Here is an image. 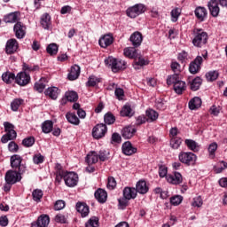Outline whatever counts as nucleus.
Here are the masks:
<instances>
[{"mask_svg": "<svg viewBox=\"0 0 227 227\" xmlns=\"http://www.w3.org/2000/svg\"><path fill=\"white\" fill-rule=\"evenodd\" d=\"M194 38L192 43L194 47H203L208 42V34L201 28H194Z\"/></svg>", "mask_w": 227, "mask_h": 227, "instance_id": "1", "label": "nucleus"}, {"mask_svg": "<svg viewBox=\"0 0 227 227\" xmlns=\"http://www.w3.org/2000/svg\"><path fill=\"white\" fill-rule=\"evenodd\" d=\"M106 67H111L113 72H119V70H125L127 62L121 59H116L113 57H108L105 59Z\"/></svg>", "mask_w": 227, "mask_h": 227, "instance_id": "2", "label": "nucleus"}, {"mask_svg": "<svg viewBox=\"0 0 227 227\" xmlns=\"http://www.w3.org/2000/svg\"><path fill=\"white\" fill-rule=\"evenodd\" d=\"M179 162L184 164L185 166H194L196 160H198V156L191 152H181L178 154Z\"/></svg>", "mask_w": 227, "mask_h": 227, "instance_id": "3", "label": "nucleus"}, {"mask_svg": "<svg viewBox=\"0 0 227 227\" xmlns=\"http://www.w3.org/2000/svg\"><path fill=\"white\" fill-rule=\"evenodd\" d=\"M11 168L14 171H18L20 175L26 173V165L22 164V157L19 154H14L11 157Z\"/></svg>", "mask_w": 227, "mask_h": 227, "instance_id": "4", "label": "nucleus"}, {"mask_svg": "<svg viewBox=\"0 0 227 227\" xmlns=\"http://www.w3.org/2000/svg\"><path fill=\"white\" fill-rule=\"evenodd\" d=\"M146 12V7L143 4H137L131 7H129L126 11L128 17L130 19H136V17H139L142 13Z\"/></svg>", "mask_w": 227, "mask_h": 227, "instance_id": "5", "label": "nucleus"}, {"mask_svg": "<svg viewBox=\"0 0 227 227\" xmlns=\"http://www.w3.org/2000/svg\"><path fill=\"white\" fill-rule=\"evenodd\" d=\"M22 180V174L17 170H8L5 174V183L15 184Z\"/></svg>", "mask_w": 227, "mask_h": 227, "instance_id": "6", "label": "nucleus"}, {"mask_svg": "<svg viewBox=\"0 0 227 227\" xmlns=\"http://www.w3.org/2000/svg\"><path fill=\"white\" fill-rule=\"evenodd\" d=\"M64 181L67 187H75V185H77V182H79V176L75 172H66Z\"/></svg>", "mask_w": 227, "mask_h": 227, "instance_id": "7", "label": "nucleus"}, {"mask_svg": "<svg viewBox=\"0 0 227 227\" xmlns=\"http://www.w3.org/2000/svg\"><path fill=\"white\" fill-rule=\"evenodd\" d=\"M107 132V126L106 124H97L92 129V136L95 139H101Z\"/></svg>", "mask_w": 227, "mask_h": 227, "instance_id": "8", "label": "nucleus"}, {"mask_svg": "<svg viewBox=\"0 0 227 227\" xmlns=\"http://www.w3.org/2000/svg\"><path fill=\"white\" fill-rule=\"evenodd\" d=\"M203 63V57L197 56L196 59L190 63L189 72L193 75L198 74L201 70V64Z\"/></svg>", "mask_w": 227, "mask_h": 227, "instance_id": "9", "label": "nucleus"}, {"mask_svg": "<svg viewBox=\"0 0 227 227\" xmlns=\"http://www.w3.org/2000/svg\"><path fill=\"white\" fill-rule=\"evenodd\" d=\"M14 81L16 84H19L20 86H26L27 84H29L31 76H29L26 72H20L17 76H15Z\"/></svg>", "mask_w": 227, "mask_h": 227, "instance_id": "10", "label": "nucleus"}, {"mask_svg": "<svg viewBox=\"0 0 227 227\" xmlns=\"http://www.w3.org/2000/svg\"><path fill=\"white\" fill-rule=\"evenodd\" d=\"M13 30H14L16 38H18L19 40H22V38L26 36V26H24L22 22L18 21L14 25Z\"/></svg>", "mask_w": 227, "mask_h": 227, "instance_id": "11", "label": "nucleus"}, {"mask_svg": "<svg viewBox=\"0 0 227 227\" xmlns=\"http://www.w3.org/2000/svg\"><path fill=\"white\" fill-rule=\"evenodd\" d=\"M167 182L172 185H180L184 182V177L180 172H174V174L167 176Z\"/></svg>", "mask_w": 227, "mask_h": 227, "instance_id": "12", "label": "nucleus"}, {"mask_svg": "<svg viewBox=\"0 0 227 227\" xmlns=\"http://www.w3.org/2000/svg\"><path fill=\"white\" fill-rule=\"evenodd\" d=\"M207 8L212 17H219V12H221V9L219 8V2H217V0H210L207 3Z\"/></svg>", "mask_w": 227, "mask_h": 227, "instance_id": "13", "label": "nucleus"}, {"mask_svg": "<svg viewBox=\"0 0 227 227\" xmlns=\"http://www.w3.org/2000/svg\"><path fill=\"white\" fill-rule=\"evenodd\" d=\"M19 49V43L17 39H10L6 43L5 51L7 54H13V52H17Z\"/></svg>", "mask_w": 227, "mask_h": 227, "instance_id": "14", "label": "nucleus"}, {"mask_svg": "<svg viewBox=\"0 0 227 227\" xmlns=\"http://www.w3.org/2000/svg\"><path fill=\"white\" fill-rule=\"evenodd\" d=\"M121 150L124 155H134V153L137 152V148L133 147L132 143H130L129 141H127L124 144H122Z\"/></svg>", "mask_w": 227, "mask_h": 227, "instance_id": "15", "label": "nucleus"}, {"mask_svg": "<svg viewBox=\"0 0 227 227\" xmlns=\"http://www.w3.org/2000/svg\"><path fill=\"white\" fill-rule=\"evenodd\" d=\"M113 42H114V38L111 35H105L101 38H99L98 43L100 47L103 49H106L109 45H112Z\"/></svg>", "mask_w": 227, "mask_h": 227, "instance_id": "16", "label": "nucleus"}, {"mask_svg": "<svg viewBox=\"0 0 227 227\" xmlns=\"http://www.w3.org/2000/svg\"><path fill=\"white\" fill-rule=\"evenodd\" d=\"M123 198L126 200H136L137 198V191L134 187H125L123 189Z\"/></svg>", "mask_w": 227, "mask_h": 227, "instance_id": "17", "label": "nucleus"}, {"mask_svg": "<svg viewBox=\"0 0 227 227\" xmlns=\"http://www.w3.org/2000/svg\"><path fill=\"white\" fill-rule=\"evenodd\" d=\"M188 84L192 91H198L201 87V84H203V80H201L200 76H197L194 79H190Z\"/></svg>", "mask_w": 227, "mask_h": 227, "instance_id": "18", "label": "nucleus"}, {"mask_svg": "<svg viewBox=\"0 0 227 227\" xmlns=\"http://www.w3.org/2000/svg\"><path fill=\"white\" fill-rule=\"evenodd\" d=\"M129 40L134 47H139L143 43V35L140 32H135L130 35Z\"/></svg>", "mask_w": 227, "mask_h": 227, "instance_id": "19", "label": "nucleus"}, {"mask_svg": "<svg viewBox=\"0 0 227 227\" xmlns=\"http://www.w3.org/2000/svg\"><path fill=\"white\" fill-rule=\"evenodd\" d=\"M79 75H81V67L77 65L71 67L70 72L67 75L69 81H75V79H79Z\"/></svg>", "mask_w": 227, "mask_h": 227, "instance_id": "20", "label": "nucleus"}, {"mask_svg": "<svg viewBox=\"0 0 227 227\" xmlns=\"http://www.w3.org/2000/svg\"><path fill=\"white\" fill-rule=\"evenodd\" d=\"M94 196L99 203H106V201H107V192L104 189H98L95 192Z\"/></svg>", "mask_w": 227, "mask_h": 227, "instance_id": "21", "label": "nucleus"}, {"mask_svg": "<svg viewBox=\"0 0 227 227\" xmlns=\"http://www.w3.org/2000/svg\"><path fill=\"white\" fill-rule=\"evenodd\" d=\"M76 210L81 214L82 217H86L90 214V207L85 203H76Z\"/></svg>", "mask_w": 227, "mask_h": 227, "instance_id": "22", "label": "nucleus"}, {"mask_svg": "<svg viewBox=\"0 0 227 227\" xmlns=\"http://www.w3.org/2000/svg\"><path fill=\"white\" fill-rule=\"evenodd\" d=\"M135 134L136 129L132 126L125 127L121 131V136L124 137V139H130L131 137H134Z\"/></svg>", "mask_w": 227, "mask_h": 227, "instance_id": "23", "label": "nucleus"}, {"mask_svg": "<svg viewBox=\"0 0 227 227\" xmlns=\"http://www.w3.org/2000/svg\"><path fill=\"white\" fill-rule=\"evenodd\" d=\"M207 8L199 6L195 9V17H197V19L200 20V22H203V20L207 19Z\"/></svg>", "mask_w": 227, "mask_h": 227, "instance_id": "24", "label": "nucleus"}, {"mask_svg": "<svg viewBox=\"0 0 227 227\" xmlns=\"http://www.w3.org/2000/svg\"><path fill=\"white\" fill-rule=\"evenodd\" d=\"M135 191H137V193L138 192L139 194H146V192H148V185H146V181H138L137 183Z\"/></svg>", "mask_w": 227, "mask_h": 227, "instance_id": "25", "label": "nucleus"}, {"mask_svg": "<svg viewBox=\"0 0 227 227\" xmlns=\"http://www.w3.org/2000/svg\"><path fill=\"white\" fill-rule=\"evenodd\" d=\"M51 223V218L47 215H41L36 222L38 227H48Z\"/></svg>", "mask_w": 227, "mask_h": 227, "instance_id": "26", "label": "nucleus"}, {"mask_svg": "<svg viewBox=\"0 0 227 227\" xmlns=\"http://www.w3.org/2000/svg\"><path fill=\"white\" fill-rule=\"evenodd\" d=\"M13 139H17V131L15 130L7 131L6 134L2 137L1 141L6 144L9 141H13Z\"/></svg>", "mask_w": 227, "mask_h": 227, "instance_id": "27", "label": "nucleus"}, {"mask_svg": "<svg viewBox=\"0 0 227 227\" xmlns=\"http://www.w3.org/2000/svg\"><path fill=\"white\" fill-rule=\"evenodd\" d=\"M187 88V85L185 84V82L179 80L174 85V90L177 95H182L184 91H185V89Z\"/></svg>", "mask_w": 227, "mask_h": 227, "instance_id": "28", "label": "nucleus"}, {"mask_svg": "<svg viewBox=\"0 0 227 227\" xmlns=\"http://www.w3.org/2000/svg\"><path fill=\"white\" fill-rule=\"evenodd\" d=\"M44 93L50 97V98H52V100H56L58 95H59V89L57 87H49Z\"/></svg>", "mask_w": 227, "mask_h": 227, "instance_id": "29", "label": "nucleus"}, {"mask_svg": "<svg viewBox=\"0 0 227 227\" xmlns=\"http://www.w3.org/2000/svg\"><path fill=\"white\" fill-rule=\"evenodd\" d=\"M137 50L135 47H128L124 49V56L130 59H136L137 58Z\"/></svg>", "mask_w": 227, "mask_h": 227, "instance_id": "30", "label": "nucleus"}, {"mask_svg": "<svg viewBox=\"0 0 227 227\" xmlns=\"http://www.w3.org/2000/svg\"><path fill=\"white\" fill-rule=\"evenodd\" d=\"M66 118L68 123H71V125H79L81 123L79 117H77V115L74 113H67L66 114Z\"/></svg>", "mask_w": 227, "mask_h": 227, "instance_id": "31", "label": "nucleus"}, {"mask_svg": "<svg viewBox=\"0 0 227 227\" xmlns=\"http://www.w3.org/2000/svg\"><path fill=\"white\" fill-rule=\"evenodd\" d=\"M51 15H49V13H44L41 17V25L43 29H51Z\"/></svg>", "mask_w": 227, "mask_h": 227, "instance_id": "32", "label": "nucleus"}, {"mask_svg": "<svg viewBox=\"0 0 227 227\" xmlns=\"http://www.w3.org/2000/svg\"><path fill=\"white\" fill-rule=\"evenodd\" d=\"M7 24H13L19 21V12H12L4 18Z\"/></svg>", "mask_w": 227, "mask_h": 227, "instance_id": "33", "label": "nucleus"}, {"mask_svg": "<svg viewBox=\"0 0 227 227\" xmlns=\"http://www.w3.org/2000/svg\"><path fill=\"white\" fill-rule=\"evenodd\" d=\"M2 80L6 84H12V82L15 81V74L10 71H7L2 74Z\"/></svg>", "mask_w": 227, "mask_h": 227, "instance_id": "34", "label": "nucleus"}, {"mask_svg": "<svg viewBox=\"0 0 227 227\" xmlns=\"http://www.w3.org/2000/svg\"><path fill=\"white\" fill-rule=\"evenodd\" d=\"M201 107V98L199 97L193 98L190 102H189V108L192 111H194V109H198Z\"/></svg>", "mask_w": 227, "mask_h": 227, "instance_id": "35", "label": "nucleus"}, {"mask_svg": "<svg viewBox=\"0 0 227 227\" xmlns=\"http://www.w3.org/2000/svg\"><path fill=\"white\" fill-rule=\"evenodd\" d=\"M54 127V123L52 121H45L42 124V130L44 134H50V132H52V129Z\"/></svg>", "mask_w": 227, "mask_h": 227, "instance_id": "36", "label": "nucleus"}, {"mask_svg": "<svg viewBox=\"0 0 227 227\" xmlns=\"http://www.w3.org/2000/svg\"><path fill=\"white\" fill-rule=\"evenodd\" d=\"M86 162L88 164H97L98 162V154L97 152H90L86 157Z\"/></svg>", "mask_w": 227, "mask_h": 227, "instance_id": "37", "label": "nucleus"}, {"mask_svg": "<svg viewBox=\"0 0 227 227\" xmlns=\"http://www.w3.org/2000/svg\"><path fill=\"white\" fill-rule=\"evenodd\" d=\"M148 60H145L141 55H137V58L135 59V64H134V68L137 70V67H145L148 65Z\"/></svg>", "mask_w": 227, "mask_h": 227, "instance_id": "38", "label": "nucleus"}, {"mask_svg": "<svg viewBox=\"0 0 227 227\" xmlns=\"http://www.w3.org/2000/svg\"><path fill=\"white\" fill-rule=\"evenodd\" d=\"M121 116H128L129 118L134 116V111L129 105H125L121 110Z\"/></svg>", "mask_w": 227, "mask_h": 227, "instance_id": "39", "label": "nucleus"}, {"mask_svg": "<svg viewBox=\"0 0 227 227\" xmlns=\"http://www.w3.org/2000/svg\"><path fill=\"white\" fill-rule=\"evenodd\" d=\"M146 114V120L148 121H155V120H157V118H159V114L154 111L153 109H149L145 112Z\"/></svg>", "mask_w": 227, "mask_h": 227, "instance_id": "40", "label": "nucleus"}, {"mask_svg": "<svg viewBox=\"0 0 227 227\" xmlns=\"http://www.w3.org/2000/svg\"><path fill=\"white\" fill-rule=\"evenodd\" d=\"M47 79L42 78L39 82H35V91H38V93H43V90H45V82Z\"/></svg>", "mask_w": 227, "mask_h": 227, "instance_id": "41", "label": "nucleus"}, {"mask_svg": "<svg viewBox=\"0 0 227 227\" xmlns=\"http://www.w3.org/2000/svg\"><path fill=\"white\" fill-rule=\"evenodd\" d=\"M185 145L188 146L189 150H192V152H198V148H200L198 143L192 139H186Z\"/></svg>", "mask_w": 227, "mask_h": 227, "instance_id": "42", "label": "nucleus"}, {"mask_svg": "<svg viewBox=\"0 0 227 227\" xmlns=\"http://www.w3.org/2000/svg\"><path fill=\"white\" fill-rule=\"evenodd\" d=\"M34 201L37 203L41 201L42 198H43V192L40 189H35L32 192Z\"/></svg>", "mask_w": 227, "mask_h": 227, "instance_id": "43", "label": "nucleus"}, {"mask_svg": "<svg viewBox=\"0 0 227 227\" xmlns=\"http://www.w3.org/2000/svg\"><path fill=\"white\" fill-rule=\"evenodd\" d=\"M58 44L56 43H51L47 46L46 51L48 52V54H50V56H56V54H58Z\"/></svg>", "mask_w": 227, "mask_h": 227, "instance_id": "44", "label": "nucleus"}, {"mask_svg": "<svg viewBox=\"0 0 227 227\" xmlns=\"http://www.w3.org/2000/svg\"><path fill=\"white\" fill-rule=\"evenodd\" d=\"M180 145H182V138L180 137H172L170 140V146L173 150H178L180 148Z\"/></svg>", "mask_w": 227, "mask_h": 227, "instance_id": "45", "label": "nucleus"}, {"mask_svg": "<svg viewBox=\"0 0 227 227\" xmlns=\"http://www.w3.org/2000/svg\"><path fill=\"white\" fill-rule=\"evenodd\" d=\"M66 98L68 102H77L79 95L75 91L66 92Z\"/></svg>", "mask_w": 227, "mask_h": 227, "instance_id": "46", "label": "nucleus"}, {"mask_svg": "<svg viewBox=\"0 0 227 227\" xmlns=\"http://www.w3.org/2000/svg\"><path fill=\"white\" fill-rule=\"evenodd\" d=\"M180 81V77L178 76V74H174L167 78V84L168 86H171V84H176L177 82Z\"/></svg>", "mask_w": 227, "mask_h": 227, "instance_id": "47", "label": "nucleus"}, {"mask_svg": "<svg viewBox=\"0 0 227 227\" xmlns=\"http://www.w3.org/2000/svg\"><path fill=\"white\" fill-rule=\"evenodd\" d=\"M181 13H182V10H180V8H178V7L172 10L170 12L172 22H176V20H178V17H180Z\"/></svg>", "mask_w": 227, "mask_h": 227, "instance_id": "48", "label": "nucleus"}, {"mask_svg": "<svg viewBox=\"0 0 227 227\" xmlns=\"http://www.w3.org/2000/svg\"><path fill=\"white\" fill-rule=\"evenodd\" d=\"M24 104V99L16 98L11 103V107L13 111H19V107Z\"/></svg>", "mask_w": 227, "mask_h": 227, "instance_id": "49", "label": "nucleus"}, {"mask_svg": "<svg viewBox=\"0 0 227 227\" xmlns=\"http://www.w3.org/2000/svg\"><path fill=\"white\" fill-rule=\"evenodd\" d=\"M219 77V72L217 71H210L206 74V79L209 82L216 81V79Z\"/></svg>", "mask_w": 227, "mask_h": 227, "instance_id": "50", "label": "nucleus"}, {"mask_svg": "<svg viewBox=\"0 0 227 227\" xmlns=\"http://www.w3.org/2000/svg\"><path fill=\"white\" fill-rule=\"evenodd\" d=\"M208 153L212 159L215 157V152L217 151V143L213 142L209 145L207 148Z\"/></svg>", "mask_w": 227, "mask_h": 227, "instance_id": "51", "label": "nucleus"}, {"mask_svg": "<svg viewBox=\"0 0 227 227\" xmlns=\"http://www.w3.org/2000/svg\"><path fill=\"white\" fill-rule=\"evenodd\" d=\"M98 82H100V78L95 75H91L89 77V80L87 82V86H90V87L97 86Z\"/></svg>", "mask_w": 227, "mask_h": 227, "instance_id": "52", "label": "nucleus"}, {"mask_svg": "<svg viewBox=\"0 0 227 227\" xmlns=\"http://www.w3.org/2000/svg\"><path fill=\"white\" fill-rule=\"evenodd\" d=\"M85 227H98V217L92 216L90 220L85 223Z\"/></svg>", "mask_w": 227, "mask_h": 227, "instance_id": "53", "label": "nucleus"}, {"mask_svg": "<svg viewBox=\"0 0 227 227\" xmlns=\"http://www.w3.org/2000/svg\"><path fill=\"white\" fill-rule=\"evenodd\" d=\"M23 146H26L27 148H29L35 145V137H28L22 141Z\"/></svg>", "mask_w": 227, "mask_h": 227, "instance_id": "54", "label": "nucleus"}, {"mask_svg": "<svg viewBox=\"0 0 227 227\" xmlns=\"http://www.w3.org/2000/svg\"><path fill=\"white\" fill-rule=\"evenodd\" d=\"M104 120L106 125H113L116 119L114 118V115H113V114H106Z\"/></svg>", "mask_w": 227, "mask_h": 227, "instance_id": "55", "label": "nucleus"}, {"mask_svg": "<svg viewBox=\"0 0 227 227\" xmlns=\"http://www.w3.org/2000/svg\"><path fill=\"white\" fill-rule=\"evenodd\" d=\"M220 165H217L214 168L215 172V173H223V171H224V169H226L227 168V162L225 161H221L220 163H218Z\"/></svg>", "mask_w": 227, "mask_h": 227, "instance_id": "56", "label": "nucleus"}, {"mask_svg": "<svg viewBox=\"0 0 227 227\" xmlns=\"http://www.w3.org/2000/svg\"><path fill=\"white\" fill-rule=\"evenodd\" d=\"M184 198L180 195L177 196H174L170 199V203L171 205H174L175 207L180 205V203H182Z\"/></svg>", "mask_w": 227, "mask_h": 227, "instance_id": "57", "label": "nucleus"}, {"mask_svg": "<svg viewBox=\"0 0 227 227\" xmlns=\"http://www.w3.org/2000/svg\"><path fill=\"white\" fill-rule=\"evenodd\" d=\"M8 150L12 153H17V152H19V145H17V143H15L14 141H12L8 145Z\"/></svg>", "mask_w": 227, "mask_h": 227, "instance_id": "58", "label": "nucleus"}, {"mask_svg": "<svg viewBox=\"0 0 227 227\" xmlns=\"http://www.w3.org/2000/svg\"><path fill=\"white\" fill-rule=\"evenodd\" d=\"M192 205L193 207H197L198 208L202 207L203 206V199H201V196L193 198V201H192Z\"/></svg>", "mask_w": 227, "mask_h": 227, "instance_id": "59", "label": "nucleus"}, {"mask_svg": "<svg viewBox=\"0 0 227 227\" xmlns=\"http://www.w3.org/2000/svg\"><path fill=\"white\" fill-rule=\"evenodd\" d=\"M159 176H160V178H164V176L168 178V168L166 166L160 165L159 167Z\"/></svg>", "mask_w": 227, "mask_h": 227, "instance_id": "60", "label": "nucleus"}, {"mask_svg": "<svg viewBox=\"0 0 227 227\" xmlns=\"http://www.w3.org/2000/svg\"><path fill=\"white\" fill-rule=\"evenodd\" d=\"M44 159L45 158L43 157V155H42L41 153H37L34 155L33 161L35 164H42Z\"/></svg>", "mask_w": 227, "mask_h": 227, "instance_id": "61", "label": "nucleus"}, {"mask_svg": "<svg viewBox=\"0 0 227 227\" xmlns=\"http://www.w3.org/2000/svg\"><path fill=\"white\" fill-rule=\"evenodd\" d=\"M114 93L118 100H123V97L125 95V91H123V89L116 88Z\"/></svg>", "mask_w": 227, "mask_h": 227, "instance_id": "62", "label": "nucleus"}, {"mask_svg": "<svg viewBox=\"0 0 227 227\" xmlns=\"http://www.w3.org/2000/svg\"><path fill=\"white\" fill-rule=\"evenodd\" d=\"M65 208L64 200H57L54 205V210H63Z\"/></svg>", "mask_w": 227, "mask_h": 227, "instance_id": "63", "label": "nucleus"}, {"mask_svg": "<svg viewBox=\"0 0 227 227\" xmlns=\"http://www.w3.org/2000/svg\"><path fill=\"white\" fill-rule=\"evenodd\" d=\"M107 187L110 191H113L116 187V179L114 177H108Z\"/></svg>", "mask_w": 227, "mask_h": 227, "instance_id": "64", "label": "nucleus"}]
</instances>
